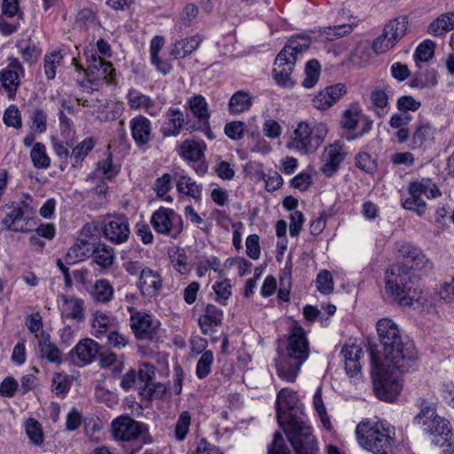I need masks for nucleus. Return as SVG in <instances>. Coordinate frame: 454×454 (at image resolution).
Instances as JSON below:
<instances>
[{"instance_id": "obj_1", "label": "nucleus", "mask_w": 454, "mask_h": 454, "mask_svg": "<svg viewBox=\"0 0 454 454\" xmlns=\"http://www.w3.org/2000/svg\"><path fill=\"white\" fill-rule=\"evenodd\" d=\"M396 251L403 262L387 270L386 291L401 306H411L417 299L415 289L411 286V271L427 270L432 264L420 248L409 242H398Z\"/></svg>"}, {"instance_id": "obj_2", "label": "nucleus", "mask_w": 454, "mask_h": 454, "mask_svg": "<svg viewBox=\"0 0 454 454\" xmlns=\"http://www.w3.org/2000/svg\"><path fill=\"white\" fill-rule=\"evenodd\" d=\"M297 394L290 388H282L277 395V419L283 427L296 454H319V448L312 430L307 425L305 414L298 407Z\"/></svg>"}, {"instance_id": "obj_3", "label": "nucleus", "mask_w": 454, "mask_h": 454, "mask_svg": "<svg viewBox=\"0 0 454 454\" xmlns=\"http://www.w3.org/2000/svg\"><path fill=\"white\" fill-rule=\"evenodd\" d=\"M377 333L382 347L383 364L400 373L414 371L418 367V353L413 342L403 336L398 325L389 318L377 323Z\"/></svg>"}, {"instance_id": "obj_4", "label": "nucleus", "mask_w": 454, "mask_h": 454, "mask_svg": "<svg viewBox=\"0 0 454 454\" xmlns=\"http://www.w3.org/2000/svg\"><path fill=\"white\" fill-rule=\"evenodd\" d=\"M309 356V345L304 329L295 322L289 331L286 350L275 359L278 376L286 382H294Z\"/></svg>"}, {"instance_id": "obj_5", "label": "nucleus", "mask_w": 454, "mask_h": 454, "mask_svg": "<svg viewBox=\"0 0 454 454\" xmlns=\"http://www.w3.org/2000/svg\"><path fill=\"white\" fill-rule=\"evenodd\" d=\"M311 43V39L307 35L292 36L284 48L277 55L273 76L276 82L285 88H292L295 82L292 77L295 63L301 59L303 52L307 51Z\"/></svg>"}, {"instance_id": "obj_6", "label": "nucleus", "mask_w": 454, "mask_h": 454, "mask_svg": "<svg viewBox=\"0 0 454 454\" xmlns=\"http://www.w3.org/2000/svg\"><path fill=\"white\" fill-rule=\"evenodd\" d=\"M356 432L360 445L373 454H387L395 443V429L386 420L360 422Z\"/></svg>"}, {"instance_id": "obj_7", "label": "nucleus", "mask_w": 454, "mask_h": 454, "mask_svg": "<svg viewBox=\"0 0 454 454\" xmlns=\"http://www.w3.org/2000/svg\"><path fill=\"white\" fill-rule=\"evenodd\" d=\"M413 422L422 430L433 436L432 442L442 450L443 454H450L453 451V434L450 427V422L438 416L434 407L428 404H421L419 414L414 417Z\"/></svg>"}, {"instance_id": "obj_8", "label": "nucleus", "mask_w": 454, "mask_h": 454, "mask_svg": "<svg viewBox=\"0 0 454 454\" xmlns=\"http://www.w3.org/2000/svg\"><path fill=\"white\" fill-rule=\"evenodd\" d=\"M328 131L325 122L301 121L293 131L287 147L305 155L314 153L325 142Z\"/></svg>"}, {"instance_id": "obj_9", "label": "nucleus", "mask_w": 454, "mask_h": 454, "mask_svg": "<svg viewBox=\"0 0 454 454\" xmlns=\"http://www.w3.org/2000/svg\"><path fill=\"white\" fill-rule=\"evenodd\" d=\"M372 377L376 396L385 402H393L401 393L403 384L390 372L393 367L383 364L374 352H371Z\"/></svg>"}, {"instance_id": "obj_10", "label": "nucleus", "mask_w": 454, "mask_h": 454, "mask_svg": "<svg viewBox=\"0 0 454 454\" xmlns=\"http://www.w3.org/2000/svg\"><path fill=\"white\" fill-rule=\"evenodd\" d=\"M35 212V207L27 200L5 204L0 207L1 224L8 231L28 232Z\"/></svg>"}, {"instance_id": "obj_11", "label": "nucleus", "mask_w": 454, "mask_h": 454, "mask_svg": "<svg viewBox=\"0 0 454 454\" xmlns=\"http://www.w3.org/2000/svg\"><path fill=\"white\" fill-rule=\"evenodd\" d=\"M151 224L160 234L176 239L184 231V222L180 215L171 208L160 207L151 216Z\"/></svg>"}, {"instance_id": "obj_12", "label": "nucleus", "mask_w": 454, "mask_h": 454, "mask_svg": "<svg viewBox=\"0 0 454 454\" xmlns=\"http://www.w3.org/2000/svg\"><path fill=\"white\" fill-rule=\"evenodd\" d=\"M104 237L114 244L126 242L130 234L128 217L123 214L107 215L103 220Z\"/></svg>"}, {"instance_id": "obj_13", "label": "nucleus", "mask_w": 454, "mask_h": 454, "mask_svg": "<svg viewBox=\"0 0 454 454\" xmlns=\"http://www.w3.org/2000/svg\"><path fill=\"white\" fill-rule=\"evenodd\" d=\"M111 427L114 437L124 442L135 441L148 432L145 424L129 416H120L114 419Z\"/></svg>"}, {"instance_id": "obj_14", "label": "nucleus", "mask_w": 454, "mask_h": 454, "mask_svg": "<svg viewBox=\"0 0 454 454\" xmlns=\"http://www.w3.org/2000/svg\"><path fill=\"white\" fill-rule=\"evenodd\" d=\"M185 106L190 109L197 120V123L192 126V129L201 130L209 139H213L209 125L210 112L205 97L200 94L190 97L187 98Z\"/></svg>"}, {"instance_id": "obj_15", "label": "nucleus", "mask_w": 454, "mask_h": 454, "mask_svg": "<svg viewBox=\"0 0 454 454\" xmlns=\"http://www.w3.org/2000/svg\"><path fill=\"white\" fill-rule=\"evenodd\" d=\"M84 73L85 75H90L99 87L104 82H114L115 70L112 64L95 54H91V59H89V65Z\"/></svg>"}, {"instance_id": "obj_16", "label": "nucleus", "mask_w": 454, "mask_h": 454, "mask_svg": "<svg viewBox=\"0 0 454 454\" xmlns=\"http://www.w3.org/2000/svg\"><path fill=\"white\" fill-rule=\"evenodd\" d=\"M24 69L18 59H11L6 68L0 72V80L9 98L15 97L18 87L20 86V78L23 76Z\"/></svg>"}, {"instance_id": "obj_17", "label": "nucleus", "mask_w": 454, "mask_h": 454, "mask_svg": "<svg viewBox=\"0 0 454 454\" xmlns=\"http://www.w3.org/2000/svg\"><path fill=\"white\" fill-rule=\"evenodd\" d=\"M59 309L63 319H70L77 323L84 320V302L78 297L60 294Z\"/></svg>"}, {"instance_id": "obj_18", "label": "nucleus", "mask_w": 454, "mask_h": 454, "mask_svg": "<svg viewBox=\"0 0 454 454\" xmlns=\"http://www.w3.org/2000/svg\"><path fill=\"white\" fill-rule=\"evenodd\" d=\"M131 137L137 146L147 145L153 139L152 121L145 115L138 114L129 121Z\"/></svg>"}, {"instance_id": "obj_19", "label": "nucleus", "mask_w": 454, "mask_h": 454, "mask_svg": "<svg viewBox=\"0 0 454 454\" xmlns=\"http://www.w3.org/2000/svg\"><path fill=\"white\" fill-rule=\"evenodd\" d=\"M435 129L428 122L416 124L409 147L411 150L426 151L434 142Z\"/></svg>"}, {"instance_id": "obj_20", "label": "nucleus", "mask_w": 454, "mask_h": 454, "mask_svg": "<svg viewBox=\"0 0 454 454\" xmlns=\"http://www.w3.org/2000/svg\"><path fill=\"white\" fill-rule=\"evenodd\" d=\"M346 154L344 145L339 141L329 145L325 149V163L321 168L322 172L327 176H332L339 169Z\"/></svg>"}, {"instance_id": "obj_21", "label": "nucleus", "mask_w": 454, "mask_h": 454, "mask_svg": "<svg viewBox=\"0 0 454 454\" xmlns=\"http://www.w3.org/2000/svg\"><path fill=\"white\" fill-rule=\"evenodd\" d=\"M138 287L144 295L155 296L162 287V278L157 270L144 268L139 276Z\"/></svg>"}, {"instance_id": "obj_22", "label": "nucleus", "mask_w": 454, "mask_h": 454, "mask_svg": "<svg viewBox=\"0 0 454 454\" xmlns=\"http://www.w3.org/2000/svg\"><path fill=\"white\" fill-rule=\"evenodd\" d=\"M346 93L345 85L337 83L319 91L313 98V106L318 110L330 108Z\"/></svg>"}, {"instance_id": "obj_23", "label": "nucleus", "mask_w": 454, "mask_h": 454, "mask_svg": "<svg viewBox=\"0 0 454 454\" xmlns=\"http://www.w3.org/2000/svg\"><path fill=\"white\" fill-rule=\"evenodd\" d=\"M223 311L213 304H207L204 313L199 317V325L204 334H212L222 325Z\"/></svg>"}, {"instance_id": "obj_24", "label": "nucleus", "mask_w": 454, "mask_h": 454, "mask_svg": "<svg viewBox=\"0 0 454 454\" xmlns=\"http://www.w3.org/2000/svg\"><path fill=\"white\" fill-rule=\"evenodd\" d=\"M38 354L39 358L51 364H60L64 361L60 348L51 340L50 334L44 332L38 338Z\"/></svg>"}, {"instance_id": "obj_25", "label": "nucleus", "mask_w": 454, "mask_h": 454, "mask_svg": "<svg viewBox=\"0 0 454 454\" xmlns=\"http://www.w3.org/2000/svg\"><path fill=\"white\" fill-rule=\"evenodd\" d=\"M70 353L75 355L82 364H88L98 358L100 346L94 340L86 338L81 340Z\"/></svg>"}, {"instance_id": "obj_26", "label": "nucleus", "mask_w": 454, "mask_h": 454, "mask_svg": "<svg viewBox=\"0 0 454 454\" xmlns=\"http://www.w3.org/2000/svg\"><path fill=\"white\" fill-rule=\"evenodd\" d=\"M363 354L362 348L356 344L342 348L340 356L345 364L346 372L349 377H355L361 372L360 359Z\"/></svg>"}, {"instance_id": "obj_27", "label": "nucleus", "mask_w": 454, "mask_h": 454, "mask_svg": "<svg viewBox=\"0 0 454 454\" xmlns=\"http://www.w3.org/2000/svg\"><path fill=\"white\" fill-rule=\"evenodd\" d=\"M130 325L139 338L151 339L153 337V330L150 315L140 311L134 312L130 317Z\"/></svg>"}, {"instance_id": "obj_28", "label": "nucleus", "mask_w": 454, "mask_h": 454, "mask_svg": "<svg viewBox=\"0 0 454 454\" xmlns=\"http://www.w3.org/2000/svg\"><path fill=\"white\" fill-rule=\"evenodd\" d=\"M392 93L391 87L387 85L384 89H376L371 93V100L375 114L382 118L389 112V96Z\"/></svg>"}, {"instance_id": "obj_29", "label": "nucleus", "mask_w": 454, "mask_h": 454, "mask_svg": "<svg viewBox=\"0 0 454 454\" xmlns=\"http://www.w3.org/2000/svg\"><path fill=\"white\" fill-rule=\"evenodd\" d=\"M253 106V96L249 91L238 90L230 98L228 112L231 115H238L248 111Z\"/></svg>"}, {"instance_id": "obj_30", "label": "nucleus", "mask_w": 454, "mask_h": 454, "mask_svg": "<svg viewBox=\"0 0 454 454\" xmlns=\"http://www.w3.org/2000/svg\"><path fill=\"white\" fill-rule=\"evenodd\" d=\"M168 118V126L161 128L163 137H176L180 134L185 119L183 112L178 108L170 107L166 112Z\"/></svg>"}, {"instance_id": "obj_31", "label": "nucleus", "mask_w": 454, "mask_h": 454, "mask_svg": "<svg viewBox=\"0 0 454 454\" xmlns=\"http://www.w3.org/2000/svg\"><path fill=\"white\" fill-rule=\"evenodd\" d=\"M201 42L199 35L180 39L174 43L170 55L176 59H184L198 49Z\"/></svg>"}, {"instance_id": "obj_32", "label": "nucleus", "mask_w": 454, "mask_h": 454, "mask_svg": "<svg viewBox=\"0 0 454 454\" xmlns=\"http://www.w3.org/2000/svg\"><path fill=\"white\" fill-rule=\"evenodd\" d=\"M408 23V17L403 15L391 20L386 24L383 31L387 35V38L390 39V43L395 45L404 36Z\"/></svg>"}, {"instance_id": "obj_33", "label": "nucleus", "mask_w": 454, "mask_h": 454, "mask_svg": "<svg viewBox=\"0 0 454 454\" xmlns=\"http://www.w3.org/2000/svg\"><path fill=\"white\" fill-rule=\"evenodd\" d=\"M59 105V121L61 130V135L65 137H69L72 134L73 121L66 115L65 112L69 114H75L74 108L70 101L64 98L58 99Z\"/></svg>"}, {"instance_id": "obj_34", "label": "nucleus", "mask_w": 454, "mask_h": 454, "mask_svg": "<svg viewBox=\"0 0 454 454\" xmlns=\"http://www.w3.org/2000/svg\"><path fill=\"white\" fill-rule=\"evenodd\" d=\"M91 254L93 261L104 269L110 268L115 261L114 249L105 243L99 242L94 245Z\"/></svg>"}, {"instance_id": "obj_35", "label": "nucleus", "mask_w": 454, "mask_h": 454, "mask_svg": "<svg viewBox=\"0 0 454 454\" xmlns=\"http://www.w3.org/2000/svg\"><path fill=\"white\" fill-rule=\"evenodd\" d=\"M452 29H454V12H450L434 19L427 27V33L434 36H442Z\"/></svg>"}, {"instance_id": "obj_36", "label": "nucleus", "mask_w": 454, "mask_h": 454, "mask_svg": "<svg viewBox=\"0 0 454 454\" xmlns=\"http://www.w3.org/2000/svg\"><path fill=\"white\" fill-rule=\"evenodd\" d=\"M176 191L183 195L192 198L196 202L201 200L202 185L198 184L186 175L181 176L176 181Z\"/></svg>"}, {"instance_id": "obj_37", "label": "nucleus", "mask_w": 454, "mask_h": 454, "mask_svg": "<svg viewBox=\"0 0 454 454\" xmlns=\"http://www.w3.org/2000/svg\"><path fill=\"white\" fill-rule=\"evenodd\" d=\"M91 251V246L88 241L79 240L74 243L66 254L67 264H74L82 262L89 257Z\"/></svg>"}, {"instance_id": "obj_38", "label": "nucleus", "mask_w": 454, "mask_h": 454, "mask_svg": "<svg viewBox=\"0 0 454 454\" xmlns=\"http://www.w3.org/2000/svg\"><path fill=\"white\" fill-rule=\"evenodd\" d=\"M95 145V140L90 137L84 138L74 147L70 154L72 166L74 168L80 167L86 156L92 151Z\"/></svg>"}, {"instance_id": "obj_39", "label": "nucleus", "mask_w": 454, "mask_h": 454, "mask_svg": "<svg viewBox=\"0 0 454 454\" xmlns=\"http://www.w3.org/2000/svg\"><path fill=\"white\" fill-rule=\"evenodd\" d=\"M438 83V73L431 68L424 73L414 74L410 80V86L416 89L433 88Z\"/></svg>"}, {"instance_id": "obj_40", "label": "nucleus", "mask_w": 454, "mask_h": 454, "mask_svg": "<svg viewBox=\"0 0 454 454\" xmlns=\"http://www.w3.org/2000/svg\"><path fill=\"white\" fill-rule=\"evenodd\" d=\"M91 296L96 302L106 303L113 299L114 288L106 279H98L95 282Z\"/></svg>"}, {"instance_id": "obj_41", "label": "nucleus", "mask_w": 454, "mask_h": 454, "mask_svg": "<svg viewBox=\"0 0 454 454\" xmlns=\"http://www.w3.org/2000/svg\"><path fill=\"white\" fill-rule=\"evenodd\" d=\"M96 173H99L105 179L111 180L120 173V167L113 162V154L106 153V158L97 163Z\"/></svg>"}, {"instance_id": "obj_42", "label": "nucleus", "mask_w": 454, "mask_h": 454, "mask_svg": "<svg viewBox=\"0 0 454 454\" xmlns=\"http://www.w3.org/2000/svg\"><path fill=\"white\" fill-rule=\"evenodd\" d=\"M180 155L186 160L198 161L203 157L204 152L199 143L185 140L180 145Z\"/></svg>"}, {"instance_id": "obj_43", "label": "nucleus", "mask_w": 454, "mask_h": 454, "mask_svg": "<svg viewBox=\"0 0 454 454\" xmlns=\"http://www.w3.org/2000/svg\"><path fill=\"white\" fill-rule=\"evenodd\" d=\"M30 158L36 168L46 169L51 165V160L43 143H35L30 152Z\"/></svg>"}, {"instance_id": "obj_44", "label": "nucleus", "mask_w": 454, "mask_h": 454, "mask_svg": "<svg viewBox=\"0 0 454 454\" xmlns=\"http://www.w3.org/2000/svg\"><path fill=\"white\" fill-rule=\"evenodd\" d=\"M171 188V176L168 173H165L160 177H158L154 181L153 186V189L156 192L157 197L168 203L173 201V198L169 195H167Z\"/></svg>"}, {"instance_id": "obj_45", "label": "nucleus", "mask_w": 454, "mask_h": 454, "mask_svg": "<svg viewBox=\"0 0 454 454\" xmlns=\"http://www.w3.org/2000/svg\"><path fill=\"white\" fill-rule=\"evenodd\" d=\"M129 106L132 109H148L154 106V100L149 96L145 95L134 89L130 90L127 95Z\"/></svg>"}, {"instance_id": "obj_46", "label": "nucleus", "mask_w": 454, "mask_h": 454, "mask_svg": "<svg viewBox=\"0 0 454 454\" xmlns=\"http://www.w3.org/2000/svg\"><path fill=\"white\" fill-rule=\"evenodd\" d=\"M305 78L302 81V86L306 89L313 88L318 82L320 75V65L316 59H310L307 62L305 69Z\"/></svg>"}, {"instance_id": "obj_47", "label": "nucleus", "mask_w": 454, "mask_h": 454, "mask_svg": "<svg viewBox=\"0 0 454 454\" xmlns=\"http://www.w3.org/2000/svg\"><path fill=\"white\" fill-rule=\"evenodd\" d=\"M113 321L114 318L104 312H94L91 320V326L94 331V335L97 338H99L101 334L106 333Z\"/></svg>"}, {"instance_id": "obj_48", "label": "nucleus", "mask_w": 454, "mask_h": 454, "mask_svg": "<svg viewBox=\"0 0 454 454\" xmlns=\"http://www.w3.org/2000/svg\"><path fill=\"white\" fill-rule=\"evenodd\" d=\"M17 47L24 61L30 64L35 62L41 54V51L30 39L19 42Z\"/></svg>"}, {"instance_id": "obj_49", "label": "nucleus", "mask_w": 454, "mask_h": 454, "mask_svg": "<svg viewBox=\"0 0 454 454\" xmlns=\"http://www.w3.org/2000/svg\"><path fill=\"white\" fill-rule=\"evenodd\" d=\"M257 175L260 179L264 181L267 192H275L283 185V178L276 170L270 169L267 173L260 171Z\"/></svg>"}, {"instance_id": "obj_50", "label": "nucleus", "mask_w": 454, "mask_h": 454, "mask_svg": "<svg viewBox=\"0 0 454 454\" xmlns=\"http://www.w3.org/2000/svg\"><path fill=\"white\" fill-rule=\"evenodd\" d=\"M317 290L322 294H330L333 292L334 282L331 272L321 270L316 278Z\"/></svg>"}, {"instance_id": "obj_51", "label": "nucleus", "mask_w": 454, "mask_h": 454, "mask_svg": "<svg viewBox=\"0 0 454 454\" xmlns=\"http://www.w3.org/2000/svg\"><path fill=\"white\" fill-rule=\"evenodd\" d=\"M25 430L30 442L37 446L43 443V434L40 423L35 419H28L25 425Z\"/></svg>"}, {"instance_id": "obj_52", "label": "nucleus", "mask_w": 454, "mask_h": 454, "mask_svg": "<svg viewBox=\"0 0 454 454\" xmlns=\"http://www.w3.org/2000/svg\"><path fill=\"white\" fill-rule=\"evenodd\" d=\"M435 43L432 40L427 39L424 40L419 46L416 48L414 53V59L418 61L427 62L430 60L434 54ZM419 67V64L417 63Z\"/></svg>"}, {"instance_id": "obj_53", "label": "nucleus", "mask_w": 454, "mask_h": 454, "mask_svg": "<svg viewBox=\"0 0 454 454\" xmlns=\"http://www.w3.org/2000/svg\"><path fill=\"white\" fill-rule=\"evenodd\" d=\"M214 362V355L211 350L204 351L196 366V375L199 379H205L211 372V366Z\"/></svg>"}, {"instance_id": "obj_54", "label": "nucleus", "mask_w": 454, "mask_h": 454, "mask_svg": "<svg viewBox=\"0 0 454 454\" xmlns=\"http://www.w3.org/2000/svg\"><path fill=\"white\" fill-rule=\"evenodd\" d=\"M63 60V57L59 51H53L46 55L43 61L44 74L49 80L56 76V68Z\"/></svg>"}, {"instance_id": "obj_55", "label": "nucleus", "mask_w": 454, "mask_h": 454, "mask_svg": "<svg viewBox=\"0 0 454 454\" xmlns=\"http://www.w3.org/2000/svg\"><path fill=\"white\" fill-rule=\"evenodd\" d=\"M172 267L180 274H187L190 267L187 262V255L184 250H176L169 254Z\"/></svg>"}, {"instance_id": "obj_56", "label": "nucleus", "mask_w": 454, "mask_h": 454, "mask_svg": "<svg viewBox=\"0 0 454 454\" xmlns=\"http://www.w3.org/2000/svg\"><path fill=\"white\" fill-rule=\"evenodd\" d=\"M72 384L71 378L63 372L55 373L52 379L51 388L57 395L67 394Z\"/></svg>"}, {"instance_id": "obj_57", "label": "nucleus", "mask_w": 454, "mask_h": 454, "mask_svg": "<svg viewBox=\"0 0 454 454\" xmlns=\"http://www.w3.org/2000/svg\"><path fill=\"white\" fill-rule=\"evenodd\" d=\"M3 121L8 127H12L17 129L21 128L22 120L19 108L14 105H11L6 108L4 113Z\"/></svg>"}, {"instance_id": "obj_58", "label": "nucleus", "mask_w": 454, "mask_h": 454, "mask_svg": "<svg viewBox=\"0 0 454 454\" xmlns=\"http://www.w3.org/2000/svg\"><path fill=\"white\" fill-rule=\"evenodd\" d=\"M191 425V415L188 411H183L177 419L175 427L176 439L178 441H184L189 432Z\"/></svg>"}, {"instance_id": "obj_59", "label": "nucleus", "mask_w": 454, "mask_h": 454, "mask_svg": "<svg viewBox=\"0 0 454 454\" xmlns=\"http://www.w3.org/2000/svg\"><path fill=\"white\" fill-rule=\"evenodd\" d=\"M213 290L216 295V301L221 304H225V301L231 295V285L229 279H223L219 282H215L213 285Z\"/></svg>"}, {"instance_id": "obj_60", "label": "nucleus", "mask_w": 454, "mask_h": 454, "mask_svg": "<svg viewBox=\"0 0 454 454\" xmlns=\"http://www.w3.org/2000/svg\"><path fill=\"white\" fill-rule=\"evenodd\" d=\"M246 125L241 121H233L224 126L225 135L232 140H240L244 137Z\"/></svg>"}, {"instance_id": "obj_61", "label": "nucleus", "mask_w": 454, "mask_h": 454, "mask_svg": "<svg viewBox=\"0 0 454 454\" xmlns=\"http://www.w3.org/2000/svg\"><path fill=\"white\" fill-rule=\"evenodd\" d=\"M356 165L361 170L367 173H373L377 169V163L368 153H359L356 157Z\"/></svg>"}, {"instance_id": "obj_62", "label": "nucleus", "mask_w": 454, "mask_h": 454, "mask_svg": "<svg viewBox=\"0 0 454 454\" xmlns=\"http://www.w3.org/2000/svg\"><path fill=\"white\" fill-rule=\"evenodd\" d=\"M312 183V176L308 171L300 172L290 181L291 186L301 192L307 191L311 186Z\"/></svg>"}, {"instance_id": "obj_63", "label": "nucleus", "mask_w": 454, "mask_h": 454, "mask_svg": "<svg viewBox=\"0 0 454 454\" xmlns=\"http://www.w3.org/2000/svg\"><path fill=\"white\" fill-rule=\"evenodd\" d=\"M268 454H291L281 433L274 434L273 441L268 447Z\"/></svg>"}, {"instance_id": "obj_64", "label": "nucleus", "mask_w": 454, "mask_h": 454, "mask_svg": "<svg viewBox=\"0 0 454 454\" xmlns=\"http://www.w3.org/2000/svg\"><path fill=\"white\" fill-rule=\"evenodd\" d=\"M438 294L445 303L454 304V278L441 285Z\"/></svg>"}]
</instances>
